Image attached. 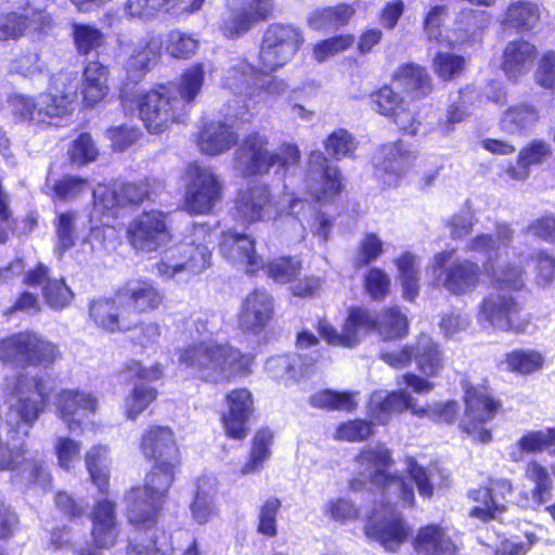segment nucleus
Wrapping results in <instances>:
<instances>
[{
    "instance_id": "5701e85b",
    "label": "nucleus",
    "mask_w": 555,
    "mask_h": 555,
    "mask_svg": "<svg viewBox=\"0 0 555 555\" xmlns=\"http://www.w3.org/2000/svg\"><path fill=\"white\" fill-rule=\"evenodd\" d=\"M320 353L313 351L308 353L281 354L271 357L266 362V372L276 380L289 385L304 378L309 369L318 362Z\"/></svg>"
},
{
    "instance_id": "4d7b16f0",
    "label": "nucleus",
    "mask_w": 555,
    "mask_h": 555,
    "mask_svg": "<svg viewBox=\"0 0 555 555\" xmlns=\"http://www.w3.org/2000/svg\"><path fill=\"white\" fill-rule=\"evenodd\" d=\"M357 145L354 137L343 128L333 131L324 142L326 152L337 160L351 157Z\"/></svg>"
},
{
    "instance_id": "5fc2aeb1",
    "label": "nucleus",
    "mask_w": 555,
    "mask_h": 555,
    "mask_svg": "<svg viewBox=\"0 0 555 555\" xmlns=\"http://www.w3.org/2000/svg\"><path fill=\"white\" fill-rule=\"evenodd\" d=\"M146 535V544L143 541L131 543L127 555H169L171 543L165 531L155 530Z\"/></svg>"
},
{
    "instance_id": "a211bd4d",
    "label": "nucleus",
    "mask_w": 555,
    "mask_h": 555,
    "mask_svg": "<svg viewBox=\"0 0 555 555\" xmlns=\"http://www.w3.org/2000/svg\"><path fill=\"white\" fill-rule=\"evenodd\" d=\"M520 310L521 306L515 294L494 291L482 300L480 317L498 330L519 332L522 330L518 322Z\"/></svg>"
},
{
    "instance_id": "79ce46f5",
    "label": "nucleus",
    "mask_w": 555,
    "mask_h": 555,
    "mask_svg": "<svg viewBox=\"0 0 555 555\" xmlns=\"http://www.w3.org/2000/svg\"><path fill=\"white\" fill-rule=\"evenodd\" d=\"M215 483L209 478H202L197 482V489L190 509L192 518L198 524H207L216 515Z\"/></svg>"
},
{
    "instance_id": "37998d69",
    "label": "nucleus",
    "mask_w": 555,
    "mask_h": 555,
    "mask_svg": "<svg viewBox=\"0 0 555 555\" xmlns=\"http://www.w3.org/2000/svg\"><path fill=\"white\" fill-rule=\"evenodd\" d=\"M177 465L156 464L145 477V485L142 490L153 498L155 502L163 505L169 488L173 482L175 468Z\"/></svg>"
},
{
    "instance_id": "f3484780",
    "label": "nucleus",
    "mask_w": 555,
    "mask_h": 555,
    "mask_svg": "<svg viewBox=\"0 0 555 555\" xmlns=\"http://www.w3.org/2000/svg\"><path fill=\"white\" fill-rule=\"evenodd\" d=\"M306 184L309 194L318 202L330 199L340 191L339 171L330 165L321 151L310 153Z\"/></svg>"
},
{
    "instance_id": "aec40b11",
    "label": "nucleus",
    "mask_w": 555,
    "mask_h": 555,
    "mask_svg": "<svg viewBox=\"0 0 555 555\" xmlns=\"http://www.w3.org/2000/svg\"><path fill=\"white\" fill-rule=\"evenodd\" d=\"M56 410L69 431L75 433L82 427L89 415L98 409L96 397L79 389H64L56 396Z\"/></svg>"
},
{
    "instance_id": "7c9ffc66",
    "label": "nucleus",
    "mask_w": 555,
    "mask_h": 555,
    "mask_svg": "<svg viewBox=\"0 0 555 555\" xmlns=\"http://www.w3.org/2000/svg\"><path fill=\"white\" fill-rule=\"evenodd\" d=\"M513 234L514 231L509 224L498 223L494 236L478 234L467 242L465 250L482 256L487 266L493 269V262L500 258L501 251L512 242Z\"/></svg>"
},
{
    "instance_id": "c9c22d12",
    "label": "nucleus",
    "mask_w": 555,
    "mask_h": 555,
    "mask_svg": "<svg viewBox=\"0 0 555 555\" xmlns=\"http://www.w3.org/2000/svg\"><path fill=\"white\" fill-rule=\"evenodd\" d=\"M393 81L414 99L426 96L433 90L429 74L415 63L401 65L393 74Z\"/></svg>"
},
{
    "instance_id": "0eeeda50",
    "label": "nucleus",
    "mask_w": 555,
    "mask_h": 555,
    "mask_svg": "<svg viewBox=\"0 0 555 555\" xmlns=\"http://www.w3.org/2000/svg\"><path fill=\"white\" fill-rule=\"evenodd\" d=\"M139 115L151 133H160L186 117L183 101L176 100L173 87L160 86L138 98Z\"/></svg>"
},
{
    "instance_id": "8fccbe9b",
    "label": "nucleus",
    "mask_w": 555,
    "mask_h": 555,
    "mask_svg": "<svg viewBox=\"0 0 555 555\" xmlns=\"http://www.w3.org/2000/svg\"><path fill=\"white\" fill-rule=\"evenodd\" d=\"M106 447H93L85 457L87 469L92 482L101 492H105L108 486V457Z\"/></svg>"
},
{
    "instance_id": "2eb2a0df",
    "label": "nucleus",
    "mask_w": 555,
    "mask_h": 555,
    "mask_svg": "<svg viewBox=\"0 0 555 555\" xmlns=\"http://www.w3.org/2000/svg\"><path fill=\"white\" fill-rule=\"evenodd\" d=\"M125 379L134 384L131 395L126 399V414L129 420H135L155 399L157 391L145 384L162 377L159 364L144 367L140 362L131 361L122 372Z\"/></svg>"
},
{
    "instance_id": "e433bc0d",
    "label": "nucleus",
    "mask_w": 555,
    "mask_h": 555,
    "mask_svg": "<svg viewBox=\"0 0 555 555\" xmlns=\"http://www.w3.org/2000/svg\"><path fill=\"white\" fill-rule=\"evenodd\" d=\"M160 46L156 41L138 42L126 61L125 68L129 79L138 81L151 70L160 56Z\"/></svg>"
},
{
    "instance_id": "13d9d810",
    "label": "nucleus",
    "mask_w": 555,
    "mask_h": 555,
    "mask_svg": "<svg viewBox=\"0 0 555 555\" xmlns=\"http://www.w3.org/2000/svg\"><path fill=\"white\" fill-rule=\"evenodd\" d=\"M526 475L534 482L532 494L534 502L544 504L550 501L553 481L547 469L537 462H530L527 465Z\"/></svg>"
},
{
    "instance_id": "20e7f679",
    "label": "nucleus",
    "mask_w": 555,
    "mask_h": 555,
    "mask_svg": "<svg viewBox=\"0 0 555 555\" xmlns=\"http://www.w3.org/2000/svg\"><path fill=\"white\" fill-rule=\"evenodd\" d=\"M249 358L229 344L201 340L180 350L179 363L189 374L207 383L228 380L248 364Z\"/></svg>"
},
{
    "instance_id": "dca6fc26",
    "label": "nucleus",
    "mask_w": 555,
    "mask_h": 555,
    "mask_svg": "<svg viewBox=\"0 0 555 555\" xmlns=\"http://www.w3.org/2000/svg\"><path fill=\"white\" fill-rule=\"evenodd\" d=\"M232 215L243 224H253L273 218L275 208L269 186L263 183H253L241 190Z\"/></svg>"
},
{
    "instance_id": "ea45409f",
    "label": "nucleus",
    "mask_w": 555,
    "mask_h": 555,
    "mask_svg": "<svg viewBox=\"0 0 555 555\" xmlns=\"http://www.w3.org/2000/svg\"><path fill=\"white\" fill-rule=\"evenodd\" d=\"M415 548L422 555H455L453 542L437 526H427L420 530Z\"/></svg>"
},
{
    "instance_id": "3c124183",
    "label": "nucleus",
    "mask_w": 555,
    "mask_h": 555,
    "mask_svg": "<svg viewBox=\"0 0 555 555\" xmlns=\"http://www.w3.org/2000/svg\"><path fill=\"white\" fill-rule=\"evenodd\" d=\"M270 73H263L258 69V76L255 80V87L250 93V102L258 103L263 96L276 99L284 95L288 89V81L279 76H270Z\"/></svg>"
},
{
    "instance_id": "2f4dec72",
    "label": "nucleus",
    "mask_w": 555,
    "mask_h": 555,
    "mask_svg": "<svg viewBox=\"0 0 555 555\" xmlns=\"http://www.w3.org/2000/svg\"><path fill=\"white\" fill-rule=\"evenodd\" d=\"M24 281L28 285L44 284L43 297L51 308L62 309L73 298V293L65 281L63 279H50L48 268L41 263L35 270L27 272Z\"/></svg>"
},
{
    "instance_id": "72a5a7b5",
    "label": "nucleus",
    "mask_w": 555,
    "mask_h": 555,
    "mask_svg": "<svg viewBox=\"0 0 555 555\" xmlns=\"http://www.w3.org/2000/svg\"><path fill=\"white\" fill-rule=\"evenodd\" d=\"M413 348V360L421 373L435 377L444 367V356L439 344L430 336L422 334L417 337Z\"/></svg>"
},
{
    "instance_id": "a18cd8bd",
    "label": "nucleus",
    "mask_w": 555,
    "mask_h": 555,
    "mask_svg": "<svg viewBox=\"0 0 555 555\" xmlns=\"http://www.w3.org/2000/svg\"><path fill=\"white\" fill-rule=\"evenodd\" d=\"M205 79L204 66L201 63L189 67L180 77L176 89V100L183 101V108L188 113L190 104L195 100L202 90Z\"/></svg>"
},
{
    "instance_id": "b1692460",
    "label": "nucleus",
    "mask_w": 555,
    "mask_h": 555,
    "mask_svg": "<svg viewBox=\"0 0 555 555\" xmlns=\"http://www.w3.org/2000/svg\"><path fill=\"white\" fill-rule=\"evenodd\" d=\"M219 248L225 259L245 264L249 273L263 268L262 259L255 251V241L246 234L236 231L222 233Z\"/></svg>"
},
{
    "instance_id": "bb28decb",
    "label": "nucleus",
    "mask_w": 555,
    "mask_h": 555,
    "mask_svg": "<svg viewBox=\"0 0 555 555\" xmlns=\"http://www.w3.org/2000/svg\"><path fill=\"white\" fill-rule=\"evenodd\" d=\"M413 158L401 143L383 145L376 158V173L388 186L397 185L399 178L409 169Z\"/></svg>"
},
{
    "instance_id": "f8f14e48",
    "label": "nucleus",
    "mask_w": 555,
    "mask_h": 555,
    "mask_svg": "<svg viewBox=\"0 0 555 555\" xmlns=\"http://www.w3.org/2000/svg\"><path fill=\"white\" fill-rule=\"evenodd\" d=\"M464 388L466 411L460 427L475 441L488 443L491 441L492 435L489 429L483 427V424L494 417L500 403L490 397L488 389L483 386H473L466 383Z\"/></svg>"
},
{
    "instance_id": "e2e57ef3",
    "label": "nucleus",
    "mask_w": 555,
    "mask_h": 555,
    "mask_svg": "<svg viewBox=\"0 0 555 555\" xmlns=\"http://www.w3.org/2000/svg\"><path fill=\"white\" fill-rule=\"evenodd\" d=\"M370 102L373 111L389 118L398 113V109L404 104L400 94L388 86L373 92L370 95Z\"/></svg>"
},
{
    "instance_id": "a19ab883",
    "label": "nucleus",
    "mask_w": 555,
    "mask_h": 555,
    "mask_svg": "<svg viewBox=\"0 0 555 555\" xmlns=\"http://www.w3.org/2000/svg\"><path fill=\"white\" fill-rule=\"evenodd\" d=\"M551 153L550 144L535 140L519 152L517 165L511 166L506 172L514 180H525L529 176V167L542 164Z\"/></svg>"
},
{
    "instance_id": "de8ad7c7",
    "label": "nucleus",
    "mask_w": 555,
    "mask_h": 555,
    "mask_svg": "<svg viewBox=\"0 0 555 555\" xmlns=\"http://www.w3.org/2000/svg\"><path fill=\"white\" fill-rule=\"evenodd\" d=\"M258 22L244 7L234 9L228 8L221 22V30L229 39H236L248 33Z\"/></svg>"
},
{
    "instance_id": "c756f323",
    "label": "nucleus",
    "mask_w": 555,
    "mask_h": 555,
    "mask_svg": "<svg viewBox=\"0 0 555 555\" xmlns=\"http://www.w3.org/2000/svg\"><path fill=\"white\" fill-rule=\"evenodd\" d=\"M537 55L534 44L526 40H513L503 51L502 69L509 80L516 81L531 70Z\"/></svg>"
},
{
    "instance_id": "69168bd1",
    "label": "nucleus",
    "mask_w": 555,
    "mask_h": 555,
    "mask_svg": "<svg viewBox=\"0 0 555 555\" xmlns=\"http://www.w3.org/2000/svg\"><path fill=\"white\" fill-rule=\"evenodd\" d=\"M493 270L495 291L501 293L514 294L520 291L525 283L522 280V270L518 266H506Z\"/></svg>"
},
{
    "instance_id": "423d86ee",
    "label": "nucleus",
    "mask_w": 555,
    "mask_h": 555,
    "mask_svg": "<svg viewBox=\"0 0 555 555\" xmlns=\"http://www.w3.org/2000/svg\"><path fill=\"white\" fill-rule=\"evenodd\" d=\"M305 41L302 31L292 25L272 23L263 31L258 62L263 73H274L288 64Z\"/></svg>"
},
{
    "instance_id": "6ab92c4d",
    "label": "nucleus",
    "mask_w": 555,
    "mask_h": 555,
    "mask_svg": "<svg viewBox=\"0 0 555 555\" xmlns=\"http://www.w3.org/2000/svg\"><path fill=\"white\" fill-rule=\"evenodd\" d=\"M116 300L134 323L137 315L157 309L163 295L153 282L132 280L116 293Z\"/></svg>"
},
{
    "instance_id": "cd10ccee",
    "label": "nucleus",
    "mask_w": 555,
    "mask_h": 555,
    "mask_svg": "<svg viewBox=\"0 0 555 555\" xmlns=\"http://www.w3.org/2000/svg\"><path fill=\"white\" fill-rule=\"evenodd\" d=\"M273 313V299L266 291L249 294L242 306L240 327L244 332L259 333L269 323Z\"/></svg>"
},
{
    "instance_id": "c85d7f7f",
    "label": "nucleus",
    "mask_w": 555,
    "mask_h": 555,
    "mask_svg": "<svg viewBox=\"0 0 555 555\" xmlns=\"http://www.w3.org/2000/svg\"><path fill=\"white\" fill-rule=\"evenodd\" d=\"M141 448L144 455L153 459L156 464H179V450L173 434L168 427L151 428L142 437Z\"/></svg>"
},
{
    "instance_id": "052dcab7",
    "label": "nucleus",
    "mask_w": 555,
    "mask_h": 555,
    "mask_svg": "<svg viewBox=\"0 0 555 555\" xmlns=\"http://www.w3.org/2000/svg\"><path fill=\"white\" fill-rule=\"evenodd\" d=\"M543 363V356L534 350H516L506 356L507 367L522 375L540 370Z\"/></svg>"
},
{
    "instance_id": "6e6d98bb",
    "label": "nucleus",
    "mask_w": 555,
    "mask_h": 555,
    "mask_svg": "<svg viewBox=\"0 0 555 555\" xmlns=\"http://www.w3.org/2000/svg\"><path fill=\"white\" fill-rule=\"evenodd\" d=\"M312 406L327 410L351 411L356 406L353 396L347 392H337L333 390H321L309 398Z\"/></svg>"
},
{
    "instance_id": "39448f33",
    "label": "nucleus",
    "mask_w": 555,
    "mask_h": 555,
    "mask_svg": "<svg viewBox=\"0 0 555 555\" xmlns=\"http://www.w3.org/2000/svg\"><path fill=\"white\" fill-rule=\"evenodd\" d=\"M268 139L258 132L248 134L235 151V168L244 176L263 175L279 165L283 170L296 166L300 160V152L294 144H283L279 152L268 150Z\"/></svg>"
},
{
    "instance_id": "393cba45",
    "label": "nucleus",
    "mask_w": 555,
    "mask_h": 555,
    "mask_svg": "<svg viewBox=\"0 0 555 555\" xmlns=\"http://www.w3.org/2000/svg\"><path fill=\"white\" fill-rule=\"evenodd\" d=\"M127 517L138 530H144L145 534L154 533L157 516L162 509L158 502L149 498L141 487L130 489L126 495Z\"/></svg>"
},
{
    "instance_id": "9d476101",
    "label": "nucleus",
    "mask_w": 555,
    "mask_h": 555,
    "mask_svg": "<svg viewBox=\"0 0 555 555\" xmlns=\"http://www.w3.org/2000/svg\"><path fill=\"white\" fill-rule=\"evenodd\" d=\"M450 251L438 253L434 256L429 270L433 284L443 287L453 295L472 293L479 284L481 270L478 263L467 259H456L449 264Z\"/></svg>"
},
{
    "instance_id": "f704fd0d",
    "label": "nucleus",
    "mask_w": 555,
    "mask_h": 555,
    "mask_svg": "<svg viewBox=\"0 0 555 555\" xmlns=\"http://www.w3.org/2000/svg\"><path fill=\"white\" fill-rule=\"evenodd\" d=\"M90 317L98 326L109 332L129 331L133 325V320H129V315H126L116 298L93 301L90 305Z\"/></svg>"
},
{
    "instance_id": "1a4fd4ad",
    "label": "nucleus",
    "mask_w": 555,
    "mask_h": 555,
    "mask_svg": "<svg viewBox=\"0 0 555 555\" xmlns=\"http://www.w3.org/2000/svg\"><path fill=\"white\" fill-rule=\"evenodd\" d=\"M59 356L55 345L34 332H21L0 340V360L16 366L50 365Z\"/></svg>"
},
{
    "instance_id": "09e8293b",
    "label": "nucleus",
    "mask_w": 555,
    "mask_h": 555,
    "mask_svg": "<svg viewBox=\"0 0 555 555\" xmlns=\"http://www.w3.org/2000/svg\"><path fill=\"white\" fill-rule=\"evenodd\" d=\"M272 434L268 429L259 430L253 439V447L249 460L242 466L241 474L248 475L258 473L262 469L266 461L270 459V444L272 442Z\"/></svg>"
},
{
    "instance_id": "6e6552de",
    "label": "nucleus",
    "mask_w": 555,
    "mask_h": 555,
    "mask_svg": "<svg viewBox=\"0 0 555 555\" xmlns=\"http://www.w3.org/2000/svg\"><path fill=\"white\" fill-rule=\"evenodd\" d=\"M220 113L223 119L204 122L198 133V147L208 155H219L234 146L238 140V122H247L251 117V113L245 104L236 103V106L232 107L230 102Z\"/></svg>"
},
{
    "instance_id": "f257e3e1",
    "label": "nucleus",
    "mask_w": 555,
    "mask_h": 555,
    "mask_svg": "<svg viewBox=\"0 0 555 555\" xmlns=\"http://www.w3.org/2000/svg\"><path fill=\"white\" fill-rule=\"evenodd\" d=\"M358 477L350 487L357 491L370 483L387 498L388 504L382 511H374L365 526L370 539L378 541L386 550L395 552L408 538L409 528L402 515L390 502H401L403 506L414 504V488L393 468L391 452L385 446L364 449L356 459Z\"/></svg>"
},
{
    "instance_id": "9b49d317",
    "label": "nucleus",
    "mask_w": 555,
    "mask_h": 555,
    "mask_svg": "<svg viewBox=\"0 0 555 555\" xmlns=\"http://www.w3.org/2000/svg\"><path fill=\"white\" fill-rule=\"evenodd\" d=\"M185 181V209L194 215L210 212L220 201L222 191V185L214 171L197 163L189 164Z\"/></svg>"
},
{
    "instance_id": "603ef678",
    "label": "nucleus",
    "mask_w": 555,
    "mask_h": 555,
    "mask_svg": "<svg viewBox=\"0 0 555 555\" xmlns=\"http://www.w3.org/2000/svg\"><path fill=\"white\" fill-rule=\"evenodd\" d=\"M72 36L78 54L88 55L103 46L105 37L103 33L93 25L74 23Z\"/></svg>"
},
{
    "instance_id": "c03bdc74",
    "label": "nucleus",
    "mask_w": 555,
    "mask_h": 555,
    "mask_svg": "<svg viewBox=\"0 0 555 555\" xmlns=\"http://www.w3.org/2000/svg\"><path fill=\"white\" fill-rule=\"evenodd\" d=\"M538 109L529 104L509 107L501 119V128L509 133H521L531 129L539 119Z\"/></svg>"
},
{
    "instance_id": "4c0bfd02",
    "label": "nucleus",
    "mask_w": 555,
    "mask_h": 555,
    "mask_svg": "<svg viewBox=\"0 0 555 555\" xmlns=\"http://www.w3.org/2000/svg\"><path fill=\"white\" fill-rule=\"evenodd\" d=\"M108 68L99 61L89 62L83 70L82 95L88 106H94L108 92Z\"/></svg>"
},
{
    "instance_id": "4468645a",
    "label": "nucleus",
    "mask_w": 555,
    "mask_h": 555,
    "mask_svg": "<svg viewBox=\"0 0 555 555\" xmlns=\"http://www.w3.org/2000/svg\"><path fill=\"white\" fill-rule=\"evenodd\" d=\"M70 102L72 98L67 93L57 96L49 92L37 96L14 94L9 100L15 116L34 122H50L53 118L66 115Z\"/></svg>"
},
{
    "instance_id": "49530a36",
    "label": "nucleus",
    "mask_w": 555,
    "mask_h": 555,
    "mask_svg": "<svg viewBox=\"0 0 555 555\" xmlns=\"http://www.w3.org/2000/svg\"><path fill=\"white\" fill-rule=\"evenodd\" d=\"M539 20L540 11L535 4L518 1L508 5L503 23L518 31H529L535 27Z\"/></svg>"
},
{
    "instance_id": "58836bf2",
    "label": "nucleus",
    "mask_w": 555,
    "mask_h": 555,
    "mask_svg": "<svg viewBox=\"0 0 555 555\" xmlns=\"http://www.w3.org/2000/svg\"><path fill=\"white\" fill-rule=\"evenodd\" d=\"M413 398L403 390L385 392L378 390L370 398V410L377 422L385 424L388 415L400 413L412 406Z\"/></svg>"
},
{
    "instance_id": "0e129e2a",
    "label": "nucleus",
    "mask_w": 555,
    "mask_h": 555,
    "mask_svg": "<svg viewBox=\"0 0 555 555\" xmlns=\"http://www.w3.org/2000/svg\"><path fill=\"white\" fill-rule=\"evenodd\" d=\"M89 188L87 179L76 176H65L56 180L52 188V198L54 201H73Z\"/></svg>"
},
{
    "instance_id": "338daca9",
    "label": "nucleus",
    "mask_w": 555,
    "mask_h": 555,
    "mask_svg": "<svg viewBox=\"0 0 555 555\" xmlns=\"http://www.w3.org/2000/svg\"><path fill=\"white\" fill-rule=\"evenodd\" d=\"M198 48V40L192 35L179 30H172L168 34L166 49L177 59H188L192 56Z\"/></svg>"
},
{
    "instance_id": "f03ea898",
    "label": "nucleus",
    "mask_w": 555,
    "mask_h": 555,
    "mask_svg": "<svg viewBox=\"0 0 555 555\" xmlns=\"http://www.w3.org/2000/svg\"><path fill=\"white\" fill-rule=\"evenodd\" d=\"M408 320L398 309L390 308L374 317L363 308H350L341 333L327 321L318 323L319 335L332 346L352 348L371 331L376 330L386 340L402 339L408 335Z\"/></svg>"
},
{
    "instance_id": "412c9836",
    "label": "nucleus",
    "mask_w": 555,
    "mask_h": 555,
    "mask_svg": "<svg viewBox=\"0 0 555 555\" xmlns=\"http://www.w3.org/2000/svg\"><path fill=\"white\" fill-rule=\"evenodd\" d=\"M512 485L506 479L490 480L488 486L469 491V498L478 503L469 513L481 520L496 519L505 509L506 495Z\"/></svg>"
},
{
    "instance_id": "a878e982",
    "label": "nucleus",
    "mask_w": 555,
    "mask_h": 555,
    "mask_svg": "<svg viewBox=\"0 0 555 555\" xmlns=\"http://www.w3.org/2000/svg\"><path fill=\"white\" fill-rule=\"evenodd\" d=\"M258 76V68L255 67L245 59H234L230 65L224 69L222 76L223 88L230 90L237 100H233L232 107L238 105H247L246 101L250 102V93L255 87V80Z\"/></svg>"
},
{
    "instance_id": "864d4df0",
    "label": "nucleus",
    "mask_w": 555,
    "mask_h": 555,
    "mask_svg": "<svg viewBox=\"0 0 555 555\" xmlns=\"http://www.w3.org/2000/svg\"><path fill=\"white\" fill-rule=\"evenodd\" d=\"M397 267L403 287V296L405 299L412 301L418 295L420 289L417 258L410 253H405L397 259Z\"/></svg>"
},
{
    "instance_id": "473e14b6",
    "label": "nucleus",
    "mask_w": 555,
    "mask_h": 555,
    "mask_svg": "<svg viewBox=\"0 0 555 555\" xmlns=\"http://www.w3.org/2000/svg\"><path fill=\"white\" fill-rule=\"evenodd\" d=\"M92 535L99 547H112L117 539L115 504L100 501L92 512Z\"/></svg>"
},
{
    "instance_id": "4be33fe9",
    "label": "nucleus",
    "mask_w": 555,
    "mask_h": 555,
    "mask_svg": "<svg viewBox=\"0 0 555 555\" xmlns=\"http://www.w3.org/2000/svg\"><path fill=\"white\" fill-rule=\"evenodd\" d=\"M228 412L222 415V423L228 437L243 440L247 434L248 421L254 412V400L245 388L232 390L227 395Z\"/></svg>"
},
{
    "instance_id": "ddd939ff",
    "label": "nucleus",
    "mask_w": 555,
    "mask_h": 555,
    "mask_svg": "<svg viewBox=\"0 0 555 555\" xmlns=\"http://www.w3.org/2000/svg\"><path fill=\"white\" fill-rule=\"evenodd\" d=\"M127 235L135 250L156 251L172 238L168 215L159 210L144 211L130 222Z\"/></svg>"
},
{
    "instance_id": "680f3d73",
    "label": "nucleus",
    "mask_w": 555,
    "mask_h": 555,
    "mask_svg": "<svg viewBox=\"0 0 555 555\" xmlns=\"http://www.w3.org/2000/svg\"><path fill=\"white\" fill-rule=\"evenodd\" d=\"M555 444V429L529 431L524 435L517 442V449L519 455L516 452L512 453V456L517 461L521 453H533L540 452L545 448Z\"/></svg>"
},
{
    "instance_id": "bf43d9fd",
    "label": "nucleus",
    "mask_w": 555,
    "mask_h": 555,
    "mask_svg": "<svg viewBox=\"0 0 555 555\" xmlns=\"http://www.w3.org/2000/svg\"><path fill=\"white\" fill-rule=\"evenodd\" d=\"M56 245L55 253L59 258L75 245L77 235L75 230V214L62 212L55 223Z\"/></svg>"
},
{
    "instance_id": "774afa93",
    "label": "nucleus",
    "mask_w": 555,
    "mask_h": 555,
    "mask_svg": "<svg viewBox=\"0 0 555 555\" xmlns=\"http://www.w3.org/2000/svg\"><path fill=\"white\" fill-rule=\"evenodd\" d=\"M300 263L298 260L282 257L271 261L266 272L270 279L280 284H286L299 274Z\"/></svg>"
},
{
    "instance_id": "7ed1b4c3",
    "label": "nucleus",
    "mask_w": 555,
    "mask_h": 555,
    "mask_svg": "<svg viewBox=\"0 0 555 555\" xmlns=\"http://www.w3.org/2000/svg\"><path fill=\"white\" fill-rule=\"evenodd\" d=\"M212 233L207 224H193L179 244L167 249L157 263L160 278L178 284L189 283L210 264Z\"/></svg>"
}]
</instances>
